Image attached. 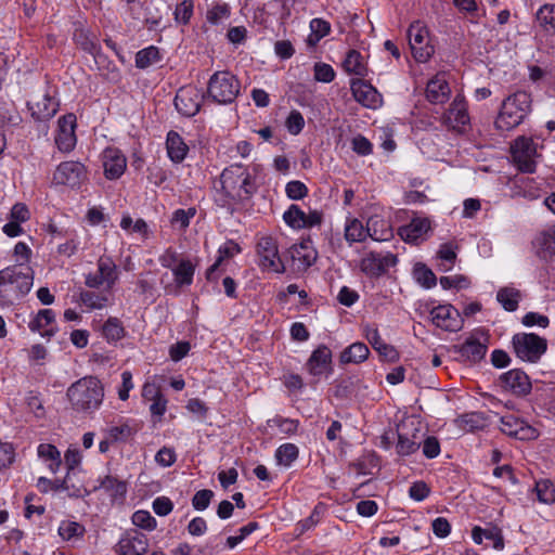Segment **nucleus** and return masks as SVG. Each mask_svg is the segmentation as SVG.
<instances>
[{
  "mask_svg": "<svg viewBox=\"0 0 555 555\" xmlns=\"http://www.w3.org/2000/svg\"><path fill=\"white\" fill-rule=\"evenodd\" d=\"M409 44L414 59L417 62H427L435 52L429 42V31L420 21L412 23L408 29Z\"/></svg>",
  "mask_w": 555,
  "mask_h": 555,
  "instance_id": "obj_9",
  "label": "nucleus"
},
{
  "mask_svg": "<svg viewBox=\"0 0 555 555\" xmlns=\"http://www.w3.org/2000/svg\"><path fill=\"white\" fill-rule=\"evenodd\" d=\"M511 155L515 166L521 171L533 173L541 157L538 145L532 138L518 137L511 145Z\"/></svg>",
  "mask_w": 555,
  "mask_h": 555,
  "instance_id": "obj_7",
  "label": "nucleus"
},
{
  "mask_svg": "<svg viewBox=\"0 0 555 555\" xmlns=\"http://www.w3.org/2000/svg\"><path fill=\"white\" fill-rule=\"evenodd\" d=\"M369 236L377 242L389 241L392 236V229L388 221L374 216L367 220Z\"/></svg>",
  "mask_w": 555,
  "mask_h": 555,
  "instance_id": "obj_33",
  "label": "nucleus"
},
{
  "mask_svg": "<svg viewBox=\"0 0 555 555\" xmlns=\"http://www.w3.org/2000/svg\"><path fill=\"white\" fill-rule=\"evenodd\" d=\"M450 94L451 89L446 79V74L439 73L427 82L426 98L430 103L443 104L448 101Z\"/></svg>",
  "mask_w": 555,
  "mask_h": 555,
  "instance_id": "obj_28",
  "label": "nucleus"
},
{
  "mask_svg": "<svg viewBox=\"0 0 555 555\" xmlns=\"http://www.w3.org/2000/svg\"><path fill=\"white\" fill-rule=\"evenodd\" d=\"M534 491L539 502L543 504L555 503V486L550 479H541L535 482Z\"/></svg>",
  "mask_w": 555,
  "mask_h": 555,
  "instance_id": "obj_46",
  "label": "nucleus"
},
{
  "mask_svg": "<svg viewBox=\"0 0 555 555\" xmlns=\"http://www.w3.org/2000/svg\"><path fill=\"white\" fill-rule=\"evenodd\" d=\"M160 60L159 50L154 46H150L137 52L135 66L145 69Z\"/></svg>",
  "mask_w": 555,
  "mask_h": 555,
  "instance_id": "obj_45",
  "label": "nucleus"
},
{
  "mask_svg": "<svg viewBox=\"0 0 555 555\" xmlns=\"http://www.w3.org/2000/svg\"><path fill=\"white\" fill-rule=\"evenodd\" d=\"M483 417L480 413H467L456 420L457 426L466 431H474L483 427Z\"/></svg>",
  "mask_w": 555,
  "mask_h": 555,
  "instance_id": "obj_50",
  "label": "nucleus"
},
{
  "mask_svg": "<svg viewBox=\"0 0 555 555\" xmlns=\"http://www.w3.org/2000/svg\"><path fill=\"white\" fill-rule=\"evenodd\" d=\"M430 228L431 224L428 218L416 217L399 229V235L408 243H417L425 238Z\"/></svg>",
  "mask_w": 555,
  "mask_h": 555,
  "instance_id": "obj_27",
  "label": "nucleus"
},
{
  "mask_svg": "<svg viewBox=\"0 0 555 555\" xmlns=\"http://www.w3.org/2000/svg\"><path fill=\"white\" fill-rule=\"evenodd\" d=\"M31 255V248L26 243H16L13 249V256L15 260V263L13 266H28Z\"/></svg>",
  "mask_w": 555,
  "mask_h": 555,
  "instance_id": "obj_58",
  "label": "nucleus"
},
{
  "mask_svg": "<svg viewBox=\"0 0 555 555\" xmlns=\"http://www.w3.org/2000/svg\"><path fill=\"white\" fill-rule=\"evenodd\" d=\"M85 532V528L77 521L64 520L59 527V534L63 540H70L80 537Z\"/></svg>",
  "mask_w": 555,
  "mask_h": 555,
  "instance_id": "obj_54",
  "label": "nucleus"
},
{
  "mask_svg": "<svg viewBox=\"0 0 555 555\" xmlns=\"http://www.w3.org/2000/svg\"><path fill=\"white\" fill-rule=\"evenodd\" d=\"M501 386L517 396H526L531 390L529 376L519 369L511 370L500 377Z\"/></svg>",
  "mask_w": 555,
  "mask_h": 555,
  "instance_id": "obj_21",
  "label": "nucleus"
},
{
  "mask_svg": "<svg viewBox=\"0 0 555 555\" xmlns=\"http://www.w3.org/2000/svg\"><path fill=\"white\" fill-rule=\"evenodd\" d=\"M100 276L106 282V288L111 289L118 280V269L111 257L102 256L98 260Z\"/></svg>",
  "mask_w": 555,
  "mask_h": 555,
  "instance_id": "obj_38",
  "label": "nucleus"
},
{
  "mask_svg": "<svg viewBox=\"0 0 555 555\" xmlns=\"http://www.w3.org/2000/svg\"><path fill=\"white\" fill-rule=\"evenodd\" d=\"M88 178L86 166L80 162L67 160L61 163L54 173L53 182L70 188L80 186Z\"/></svg>",
  "mask_w": 555,
  "mask_h": 555,
  "instance_id": "obj_10",
  "label": "nucleus"
},
{
  "mask_svg": "<svg viewBox=\"0 0 555 555\" xmlns=\"http://www.w3.org/2000/svg\"><path fill=\"white\" fill-rule=\"evenodd\" d=\"M408 429L406 424L398 426V442L396 446L397 453L401 456H408L416 452L421 447L420 430L413 428L411 433Z\"/></svg>",
  "mask_w": 555,
  "mask_h": 555,
  "instance_id": "obj_26",
  "label": "nucleus"
},
{
  "mask_svg": "<svg viewBox=\"0 0 555 555\" xmlns=\"http://www.w3.org/2000/svg\"><path fill=\"white\" fill-rule=\"evenodd\" d=\"M258 266L262 271L284 273L285 266L279 254V246L272 236H262L256 245Z\"/></svg>",
  "mask_w": 555,
  "mask_h": 555,
  "instance_id": "obj_8",
  "label": "nucleus"
},
{
  "mask_svg": "<svg viewBox=\"0 0 555 555\" xmlns=\"http://www.w3.org/2000/svg\"><path fill=\"white\" fill-rule=\"evenodd\" d=\"M331 364L332 351L327 346L321 345L312 351L306 366L311 375L321 376L324 373L331 372Z\"/></svg>",
  "mask_w": 555,
  "mask_h": 555,
  "instance_id": "obj_25",
  "label": "nucleus"
},
{
  "mask_svg": "<svg viewBox=\"0 0 555 555\" xmlns=\"http://www.w3.org/2000/svg\"><path fill=\"white\" fill-rule=\"evenodd\" d=\"M168 157L176 164L182 163L189 152L188 144L176 131H169L166 139Z\"/></svg>",
  "mask_w": 555,
  "mask_h": 555,
  "instance_id": "obj_32",
  "label": "nucleus"
},
{
  "mask_svg": "<svg viewBox=\"0 0 555 555\" xmlns=\"http://www.w3.org/2000/svg\"><path fill=\"white\" fill-rule=\"evenodd\" d=\"M311 34L308 36V43L315 46L331 31V24L323 18H313L310 22Z\"/></svg>",
  "mask_w": 555,
  "mask_h": 555,
  "instance_id": "obj_47",
  "label": "nucleus"
},
{
  "mask_svg": "<svg viewBox=\"0 0 555 555\" xmlns=\"http://www.w3.org/2000/svg\"><path fill=\"white\" fill-rule=\"evenodd\" d=\"M396 263L397 257L390 251H370L362 258L360 268L369 276H380Z\"/></svg>",
  "mask_w": 555,
  "mask_h": 555,
  "instance_id": "obj_14",
  "label": "nucleus"
},
{
  "mask_svg": "<svg viewBox=\"0 0 555 555\" xmlns=\"http://www.w3.org/2000/svg\"><path fill=\"white\" fill-rule=\"evenodd\" d=\"M459 249V246L454 242H447L439 246V249L437 251V256L442 261H446L448 263V267L446 270L451 269L452 264L454 263L456 259V251Z\"/></svg>",
  "mask_w": 555,
  "mask_h": 555,
  "instance_id": "obj_56",
  "label": "nucleus"
},
{
  "mask_svg": "<svg viewBox=\"0 0 555 555\" xmlns=\"http://www.w3.org/2000/svg\"><path fill=\"white\" fill-rule=\"evenodd\" d=\"M433 324L447 332H457L462 328L459 311L452 305H440L430 310Z\"/></svg>",
  "mask_w": 555,
  "mask_h": 555,
  "instance_id": "obj_18",
  "label": "nucleus"
},
{
  "mask_svg": "<svg viewBox=\"0 0 555 555\" xmlns=\"http://www.w3.org/2000/svg\"><path fill=\"white\" fill-rule=\"evenodd\" d=\"M147 550L149 539L138 530L126 531L114 547L118 555H144Z\"/></svg>",
  "mask_w": 555,
  "mask_h": 555,
  "instance_id": "obj_15",
  "label": "nucleus"
},
{
  "mask_svg": "<svg viewBox=\"0 0 555 555\" xmlns=\"http://www.w3.org/2000/svg\"><path fill=\"white\" fill-rule=\"evenodd\" d=\"M350 88L354 100L364 107L375 109L382 105L380 93L363 79H352Z\"/></svg>",
  "mask_w": 555,
  "mask_h": 555,
  "instance_id": "obj_20",
  "label": "nucleus"
},
{
  "mask_svg": "<svg viewBox=\"0 0 555 555\" xmlns=\"http://www.w3.org/2000/svg\"><path fill=\"white\" fill-rule=\"evenodd\" d=\"M28 327L34 333L38 332L43 338L51 339L57 332L54 311L52 309L39 310L29 321Z\"/></svg>",
  "mask_w": 555,
  "mask_h": 555,
  "instance_id": "obj_23",
  "label": "nucleus"
},
{
  "mask_svg": "<svg viewBox=\"0 0 555 555\" xmlns=\"http://www.w3.org/2000/svg\"><path fill=\"white\" fill-rule=\"evenodd\" d=\"M299 450L294 443H284L275 451V459L280 465L291 466L298 457Z\"/></svg>",
  "mask_w": 555,
  "mask_h": 555,
  "instance_id": "obj_48",
  "label": "nucleus"
},
{
  "mask_svg": "<svg viewBox=\"0 0 555 555\" xmlns=\"http://www.w3.org/2000/svg\"><path fill=\"white\" fill-rule=\"evenodd\" d=\"M101 159L104 169V176L108 180L119 179L127 168V158L117 147H106L102 152Z\"/></svg>",
  "mask_w": 555,
  "mask_h": 555,
  "instance_id": "obj_19",
  "label": "nucleus"
},
{
  "mask_svg": "<svg viewBox=\"0 0 555 555\" xmlns=\"http://www.w3.org/2000/svg\"><path fill=\"white\" fill-rule=\"evenodd\" d=\"M30 115L35 121H48L59 111V101L50 94H44L41 100L37 102L27 103Z\"/></svg>",
  "mask_w": 555,
  "mask_h": 555,
  "instance_id": "obj_24",
  "label": "nucleus"
},
{
  "mask_svg": "<svg viewBox=\"0 0 555 555\" xmlns=\"http://www.w3.org/2000/svg\"><path fill=\"white\" fill-rule=\"evenodd\" d=\"M106 433L112 442H125L137 433V429L125 423L109 427Z\"/></svg>",
  "mask_w": 555,
  "mask_h": 555,
  "instance_id": "obj_49",
  "label": "nucleus"
},
{
  "mask_svg": "<svg viewBox=\"0 0 555 555\" xmlns=\"http://www.w3.org/2000/svg\"><path fill=\"white\" fill-rule=\"evenodd\" d=\"M285 193L288 198L299 201L307 196L308 188L301 181L293 180L286 184Z\"/></svg>",
  "mask_w": 555,
  "mask_h": 555,
  "instance_id": "obj_60",
  "label": "nucleus"
},
{
  "mask_svg": "<svg viewBox=\"0 0 555 555\" xmlns=\"http://www.w3.org/2000/svg\"><path fill=\"white\" fill-rule=\"evenodd\" d=\"M512 347L521 361L537 363L546 352L547 340L534 333H517L512 338Z\"/></svg>",
  "mask_w": 555,
  "mask_h": 555,
  "instance_id": "obj_6",
  "label": "nucleus"
},
{
  "mask_svg": "<svg viewBox=\"0 0 555 555\" xmlns=\"http://www.w3.org/2000/svg\"><path fill=\"white\" fill-rule=\"evenodd\" d=\"M285 126L291 134L297 135L305 127V119L299 111H292L286 119Z\"/></svg>",
  "mask_w": 555,
  "mask_h": 555,
  "instance_id": "obj_59",
  "label": "nucleus"
},
{
  "mask_svg": "<svg viewBox=\"0 0 555 555\" xmlns=\"http://www.w3.org/2000/svg\"><path fill=\"white\" fill-rule=\"evenodd\" d=\"M184 257H180V255L171 247L167 248L159 257L158 261L162 267L170 269L171 271L175 267L181 262Z\"/></svg>",
  "mask_w": 555,
  "mask_h": 555,
  "instance_id": "obj_64",
  "label": "nucleus"
},
{
  "mask_svg": "<svg viewBox=\"0 0 555 555\" xmlns=\"http://www.w3.org/2000/svg\"><path fill=\"white\" fill-rule=\"evenodd\" d=\"M109 296L105 293L82 291L79 294V302L90 310H100L108 305Z\"/></svg>",
  "mask_w": 555,
  "mask_h": 555,
  "instance_id": "obj_39",
  "label": "nucleus"
},
{
  "mask_svg": "<svg viewBox=\"0 0 555 555\" xmlns=\"http://www.w3.org/2000/svg\"><path fill=\"white\" fill-rule=\"evenodd\" d=\"M256 192V185L248 169L242 164L224 168L215 184V202L218 206L234 212Z\"/></svg>",
  "mask_w": 555,
  "mask_h": 555,
  "instance_id": "obj_1",
  "label": "nucleus"
},
{
  "mask_svg": "<svg viewBox=\"0 0 555 555\" xmlns=\"http://www.w3.org/2000/svg\"><path fill=\"white\" fill-rule=\"evenodd\" d=\"M520 293L513 287H503L496 294L498 301L506 311H515L518 308Z\"/></svg>",
  "mask_w": 555,
  "mask_h": 555,
  "instance_id": "obj_44",
  "label": "nucleus"
},
{
  "mask_svg": "<svg viewBox=\"0 0 555 555\" xmlns=\"http://www.w3.org/2000/svg\"><path fill=\"white\" fill-rule=\"evenodd\" d=\"M459 352L465 361L476 363L483 359L486 356L487 346L480 343L478 339L472 337L466 339L465 343L461 345Z\"/></svg>",
  "mask_w": 555,
  "mask_h": 555,
  "instance_id": "obj_34",
  "label": "nucleus"
},
{
  "mask_svg": "<svg viewBox=\"0 0 555 555\" xmlns=\"http://www.w3.org/2000/svg\"><path fill=\"white\" fill-rule=\"evenodd\" d=\"M194 3L192 0H183L176 5L173 15L175 21L181 25H188L193 15Z\"/></svg>",
  "mask_w": 555,
  "mask_h": 555,
  "instance_id": "obj_52",
  "label": "nucleus"
},
{
  "mask_svg": "<svg viewBox=\"0 0 555 555\" xmlns=\"http://www.w3.org/2000/svg\"><path fill=\"white\" fill-rule=\"evenodd\" d=\"M196 209L191 207L188 209H177L172 214L171 223L173 225H179L180 229H185L189 227L191 219L195 216Z\"/></svg>",
  "mask_w": 555,
  "mask_h": 555,
  "instance_id": "obj_61",
  "label": "nucleus"
},
{
  "mask_svg": "<svg viewBox=\"0 0 555 555\" xmlns=\"http://www.w3.org/2000/svg\"><path fill=\"white\" fill-rule=\"evenodd\" d=\"M100 488L109 494L113 500H122L127 493V483L113 476H106L100 482Z\"/></svg>",
  "mask_w": 555,
  "mask_h": 555,
  "instance_id": "obj_41",
  "label": "nucleus"
},
{
  "mask_svg": "<svg viewBox=\"0 0 555 555\" xmlns=\"http://www.w3.org/2000/svg\"><path fill=\"white\" fill-rule=\"evenodd\" d=\"M196 263L190 258L182 259L175 269L171 271L173 275V282L165 284V278L168 275L164 274L160 279V283L164 285V291L167 295L177 296L180 294L181 288L188 287L193 283L195 274Z\"/></svg>",
  "mask_w": 555,
  "mask_h": 555,
  "instance_id": "obj_11",
  "label": "nucleus"
},
{
  "mask_svg": "<svg viewBox=\"0 0 555 555\" xmlns=\"http://www.w3.org/2000/svg\"><path fill=\"white\" fill-rule=\"evenodd\" d=\"M442 120L446 126L459 133L466 131L470 124V117L467 102L462 94H457L453 99L450 107L443 114Z\"/></svg>",
  "mask_w": 555,
  "mask_h": 555,
  "instance_id": "obj_12",
  "label": "nucleus"
},
{
  "mask_svg": "<svg viewBox=\"0 0 555 555\" xmlns=\"http://www.w3.org/2000/svg\"><path fill=\"white\" fill-rule=\"evenodd\" d=\"M370 354V349L367 346L363 343H353L349 347H347L341 353H340V362L343 364H349V363H361L367 359Z\"/></svg>",
  "mask_w": 555,
  "mask_h": 555,
  "instance_id": "obj_37",
  "label": "nucleus"
},
{
  "mask_svg": "<svg viewBox=\"0 0 555 555\" xmlns=\"http://www.w3.org/2000/svg\"><path fill=\"white\" fill-rule=\"evenodd\" d=\"M74 41L83 51L90 53L101 69L102 65L106 62V56L101 52L100 46L94 40V37L85 29H76L74 33Z\"/></svg>",
  "mask_w": 555,
  "mask_h": 555,
  "instance_id": "obj_29",
  "label": "nucleus"
},
{
  "mask_svg": "<svg viewBox=\"0 0 555 555\" xmlns=\"http://www.w3.org/2000/svg\"><path fill=\"white\" fill-rule=\"evenodd\" d=\"M500 429L503 434L519 440H533L539 436L534 427L513 414L501 417Z\"/></svg>",
  "mask_w": 555,
  "mask_h": 555,
  "instance_id": "obj_16",
  "label": "nucleus"
},
{
  "mask_svg": "<svg viewBox=\"0 0 555 555\" xmlns=\"http://www.w3.org/2000/svg\"><path fill=\"white\" fill-rule=\"evenodd\" d=\"M345 70L349 74H353L360 77H364L367 74V68L364 63V59L360 52L350 50L343 63Z\"/></svg>",
  "mask_w": 555,
  "mask_h": 555,
  "instance_id": "obj_40",
  "label": "nucleus"
},
{
  "mask_svg": "<svg viewBox=\"0 0 555 555\" xmlns=\"http://www.w3.org/2000/svg\"><path fill=\"white\" fill-rule=\"evenodd\" d=\"M102 334L107 341H118L126 335V330L118 318L109 317L102 326Z\"/></svg>",
  "mask_w": 555,
  "mask_h": 555,
  "instance_id": "obj_42",
  "label": "nucleus"
},
{
  "mask_svg": "<svg viewBox=\"0 0 555 555\" xmlns=\"http://www.w3.org/2000/svg\"><path fill=\"white\" fill-rule=\"evenodd\" d=\"M241 251H242L241 246L232 240H229L224 244H222L218 248V257H217L215 263L211 264L206 271L207 280L212 279V274L215 273V271H217V269L219 268V266L222 263V261L224 259L232 258L235 255L240 254Z\"/></svg>",
  "mask_w": 555,
  "mask_h": 555,
  "instance_id": "obj_36",
  "label": "nucleus"
},
{
  "mask_svg": "<svg viewBox=\"0 0 555 555\" xmlns=\"http://www.w3.org/2000/svg\"><path fill=\"white\" fill-rule=\"evenodd\" d=\"M538 246L551 255H555V224L550 225L537 237Z\"/></svg>",
  "mask_w": 555,
  "mask_h": 555,
  "instance_id": "obj_53",
  "label": "nucleus"
},
{
  "mask_svg": "<svg viewBox=\"0 0 555 555\" xmlns=\"http://www.w3.org/2000/svg\"><path fill=\"white\" fill-rule=\"evenodd\" d=\"M269 425L276 426L282 434L294 435L298 429L299 422L296 420L278 416L269 421Z\"/></svg>",
  "mask_w": 555,
  "mask_h": 555,
  "instance_id": "obj_62",
  "label": "nucleus"
},
{
  "mask_svg": "<svg viewBox=\"0 0 555 555\" xmlns=\"http://www.w3.org/2000/svg\"><path fill=\"white\" fill-rule=\"evenodd\" d=\"M241 83L229 70L216 72L208 81V96L218 104H230L238 95Z\"/></svg>",
  "mask_w": 555,
  "mask_h": 555,
  "instance_id": "obj_5",
  "label": "nucleus"
},
{
  "mask_svg": "<svg viewBox=\"0 0 555 555\" xmlns=\"http://www.w3.org/2000/svg\"><path fill=\"white\" fill-rule=\"evenodd\" d=\"M132 524L135 527L154 530L156 528V519L147 511H137L131 517Z\"/></svg>",
  "mask_w": 555,
  "mask_h": 555,
  "instance_id": "obj_57",
  "label": "nucleus"
},
{
  "mask_svg": "<svg viewBox=\"0 0 555 555\" xmlns=\"http://www.w3.org/2000/svg\"><path fill=\"white\" fill-rule=\"evenodd\" d=\"M288 254L298 270H307L318 258V253L311 240H304L299 244H294L288 249Z\"/></svg>",
  "mask_w": 555,
  "mask_h": 555,
  "instance_id": "obj_22",
  "label": "nucleus"
},
{
  "mask_svg": "<svg viewBox=\"0 0 555 555\" xmlns=\"http://www.w3.org/2000/svg\"><path fill=\"white\" fill-rule=\"evenodd\" d=\"M369 236L367 225L364 228L362 222L357 219H349L345 225V237L348 242H363Z\"/></svg>",
  "mask_w": 555,
  "mask_h": 555,
  "instance_id": "obj_43",
  "label": "nucleus"
},
{
  "mask_svg": "<svg viewBox=\"0 0 555 555\" xmlns=\"http://www.w3.org/2000/svg\"><path fill=\"white\" fill-rule=\"evenodd\" d=\"M365 338L371 344L373 349L378 352V354L389 362H395L399 359V352L391 345L386 344L376 327H365Z\"/></svg>",
  "mask_w": 555,
  "mask_h": 555,
  "instance_id": "obj_31",
  "label": "nucleus"
},
{
  "mask_svg": "<svg viewBox=\"0 0 555 555\" xmlns=\"http://www.w3.org/2000/svg\"><path fill=\"white\" fill-rule=\"evenodd\" d=\"M66 396L73 410L92 413L103 402L104 386L98 377L85 376L67 388Z\"/></svg>",
  "mask_w": 555,
  "mask_h": 555,
  "instance_id": "obj_3",
  "label": "nucleus"
},
{
  "mask_svg": "<svg viewBox=\"0 0 555 555\" xmlns=\"http://www.w3.org/2000/svg\"><path fill=\"white\" fill-rule=\"evenodd\" d=\"M306 218V212L297 205H291L289 208L283 214V220L293 229H302L301 223Z\"/></svg>",
  "mask_w": 555,
  "mask_h": 555,
  "instance_id": "obj_51",
  "label": "nucleus"
},
{
  "mask_svg": "<svg viewBox=\"0 0 555 555\" xmlns=\"http://www.w3.org/2000/svg\"><path fill=\"white\" fill-rule=\"evenodd\" d=\"M76 127L77 118L74 114H66L59 118L54 142L60 152L69 153L75 149L77 144Z\"/></svg>",
  "mask_w": 555,
  "mask_h": 555,
  "instance_id": "obj_13",
  "label": "nucleus"
},
{
  "mask_svg": "<svg viewBox=\"0 0 555 555\" xmlns=\"http://www.w3.org/2000/svg\"><path fill=\"white\" fill-rule=\"evenodd\" d=\"M203 94L194 87H182L178 90L175 98V106L177 111L185 116H195L201 108Z\"/></svg>",
  "mask_w": 555,
  "mask_h": 555,
  "instance_id": "obj_17",
  "label": "nucleus"
},
{
  "mask_svg": "<svg viewBox=\"0 0 555 555\" xmlns=\"http://www.w3.org/2000/svg\"><path fill=\"white\" fill-rule=\"evenodd\" d=\"M37 454L39 459L47 463L51 473L55 474L60 469L62 465L61 452L54 444L40 443L37 448Z\"/></svg>",
  "mask_w": 555,
  "mask_h": 555,
  "instance_id": "obj_35",
  "label": "nucleus"
},
{
  "mask_svg": "<svg viewBox=\"0 0 555 555\" xmlns=\"http://www.w3.org/2000/svg\"><path fill=\"white\" fill-rule=\"evenodd\" d=\"M212 498H214V492L211 490H209V489L199 490L192 498V506L196 511H204L209 506Z\"/></svg>",
  "mask_w": 555,
  "mask_h": 555,
  "instance_id": "obj_63",
  "label": "nucleus"
},
{
  "mask_svg": "<svg viewBox=\"0 0 555 555\" xmlns=\"http://www.w3.org/2000/svg\"><path fill=\"white\" fill-rule=\"evenodd\" d=\"M34 283L29 266H9L0 270V306L9 307L27 295Z\"/></svg>",
  "mask_w": 555,
  "mask_h": 555,
  "instance_id": "obj_2",
  "label": "nucleus"
},
{
  "mask_svg": "<svg viewBox=\"0 0 555 555\" xmlns=\"http://www.w3.org/2000/svg\"><path fill=\"white\" fill-rule=\"evenodd\" d=\"M230 16V7L227 3H216L206 13L207 21L217 25Z\"/></svg>",
  "mask_w": 555,
  "mask_h": 555,
  "instance_id": "obj_55",
  "label": "nucleus"
},
{
  "mask_svg": "<svg viewBox=\"0 0 555 555\" xmlns=\"http://www.w3.org/2000/svg\"><path fill=\"white\" fill-rule=\"evenodd\" d=\"M534 23L544 36L555 38V3L542 4L534 14Z\"/></svg>",
  "mask_w": 555,
  "mask_h": 555,
  "instance_id": "obj_30",
  "label": "nucleus"
},
{
  "mask_svg": "<svg viewBox=\"0 0 555 555\" xmlns=\"http://www.w3.org/2000/svg\"><path fill=\"white\" fill-rule=\"evenodd\" d=\"M531 98L525 91H518L509 95L502 103L501 111L494 121L495 128L501 131H509L520 125L530 111Z\"/></svg>",
  "mask_w": 555,
  "mask_h": 555,
  "instance_id": "obj_4",
  "label": "nucleus"
}]
</instances>
